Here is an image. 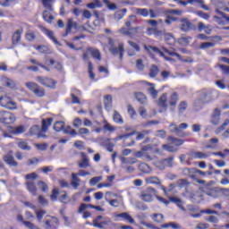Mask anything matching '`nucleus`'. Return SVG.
Returning <instances> with one entry per match:
<instances>
[{"mask_svg":"<svg viewBox=\"0 0 229 229\" xmlns=\"http://www.w3.org/2000/svg\"><path fill=\"white\" fill-rule=\"evenodd\" d=\"M161 228L181 229L182 226H180V225H178L177 223L171 222V223H168V224L162 225Z\"/></svg>","mask_w":229,"mask_h":229,"instance_id":"obj_38","label":"nucleus"},{"mask_svg":"<svg viewBox=\"0 0 229 229\" xmlns=\"http://www.w3.org/2000/svg\"><path fill=\"white\" fill-rule=\"evenodd\" d=\"M67 33H71L72 30H78V23L72 20V18L68 19L66 25Z\"/></svg>","mask_w":229,"mask_h":229,"instance_id":"obj_21","label":"nucleus"},{"mask_svg":"<svg viewBox=\"0 0 229 229\" xmlns=\"http://www.w3.org/2000/svg\"><path fill=\"white\" fill-rule=\"evenodd\" d=\"M22 33H24V30L22 29L17 30L16 31L13 32V38H12V42L13 46H17V44L21 42V38H22Z\"/></svg>","mask_w":229,"mask_h":229,"instance_id":"obj_16","label":"nucleus"},{"mask_svg":"<svg viewBox=\"0 0 229 229\" xmlns=\"http://www.w3.org/2000/svg\"><path fill=\"white\" fill-rule=\"evenodd\" d=\"M18 148H20V149H23L24 151H30V149H31V147H30L26 141H19Z\"/></svg>","mask_w":229,"mask_h":229,"instance_id":"obj_43","label":"nucleus"},{"mask_svg":"<svg viewBox=\"0 0 229 229\" xmlns=\"http://www.w3.org/2000/svg\"><path fill=\"white\" fill-rule=\"evenodd\" d=\"M152 219L155 223H162L164 221V215L162 214H154L152 215Z\"/></svg>","mask_w":229,"mask_h":229,"instance_id":"obj_52","label":"nucleus"},{"mask_svg":"<svg viewBox=\"0 0 229 229\" xmlns=\"http://www.w3.org/2000/svg\"><path fill=\"white\" fill-rule=\"evenodd\" d=\"M137 22V16L136 15H131L128 17V19L125 21V26L126 28H131Z\"/></svg>","mask_w":229,"mask_h":229,"instance_id":"obj_30","label":"nucleus"},{"mask_svg":"<svg viewBox=\"0 0 229 229\" xmlns=\"http://www.w3.org/2000/svg\"><path fill=\"white\" fill-rule=\"evenodd\" d=\"M147 85H148V93L150 94V96H152V98L154 99H156L157 96H158V91H157V89H155V84L153 83H149V82H147Z\"/></svg>","mask_w":229,"mask_h":229,"instance_id":"obj_27","label":"nucleus"},{"mask_svg":"<svg viewBox=\"0 0 229 229\" xmlns=\"http://www.w3.org/2000/svg\"><path fill=\"white\" fill-rule=\"evenodd\" d=\"M41 30L45 35H47V37H48V38H50V40H52V42H54V44H55L56 46H60V42H58V39H56V38L55 37V32L47 30L45 27H41Z\"/></svg>","mask_w":229,"mask_h":229,"instance_id":"obj_15","label":"nucleus"},{"mask_svg":"<svg viewBox=\"0 0 229 229\" xmlns=\"http://www.w3.org/2000/svg\"><path fill=\"white\" fill-rule=\"evenodd\" d=\"M162 148L169 153H176L178 151V148L173 145H163Z\"/></svg>","mask_w":229,"mask_h":229,"instance_id":"obj_44","label":"nucleus"},{"mask_svg":"<svg viewBox=\"0 0 229 229\" xmlns=\"http://www.w3.org/2000/svg\"><path fill=\"white\" fill-rule=\"evenodd\" d=\"M0 106L7 110H17V103L13 101L8 95L0 98Z\"/></svg>","mask_w":229,"mask_h":229,"instance_id":"obj_4","label":"nucleus"},{"mask_svg":"<svg viewBox=\"0 0 229 229\" xmlns=\"http://www.w3.org/2000/svg\"><path fill=\"white\" fill-rule=\"evenodd\" d=\"M103 3L106 4L109 10H117V5L115 4H112L108 0H103Z\"/></svg>","mask_w":229,"mask_h":229,"instance_id":"obj_61","label":"nucleus"},{"mask_svg":"<svg viewBox=\"0 0 229 229\" xmlns=\"http://www.w3.org/2000/svg\"><path fill=\"white\" fill-rule=\"evenodd\" d=\"M177 103L178 95L176 93H173L170 97H167V94H163L158 100V106L162 110H166L169 106H171L173 110Z\"/></svg>","mask_w":229,"mask_h":229,"instance_id":"obj_1","label":"nucleus"},{"mask_svg":"<svg viewBox=\"0 0 229 229\" xmlns=\"http://www.w3.org/2000/svg\"><path fill=\"white\" fill-rule=\"evenodd\" d=\"M137 15H141V17H149V10L147 8H137L136 9Z\"/></svg>","mask_w":229,"mask_h":229,"instance_id":"obj_35","label":"nucleus"},{"mask_svg":"<svg viewBox=\"0 0 229 229\" xmlns=\"http://www.w3.org/2000/svg\"><path fill=\"white\" fill-rule=\"evenodd\" d=\"M27 190L32 196H37V186H35V182H27Z\"/></svg>","mask_w":229,"mask_h":229,"instance_id":"obj_29","label":"nucleus"},{"mask_svg":"<svg viewBox=\"0 0 229 229\" xmlns=\"http://www.w3.org/2000/svg\"><path fill=\"white\" fill-rule=\"evenodd\" d=\"M35 213L37 216V219L40 222L42 221V218L44 217V216H46V212L44 210H36L35 209Z\"/></svg>","mask_w":229,"mask_h":229,"instance_id":"obj_58","label":"nucleus"},{"mask_svg":"<svg viewBox=\"0 0 229 229\" xmlns=\"http://www.w3.org/2000/svg\"><path fill=\"white\" fill-rule=\"evenodd\" d=\"M136 68L138 69V71H144L145 65L142 59H138L136 61Z\"/></svg>","mask_w":229,"mask_h":229,"instance_id":"obj_56","label":"nucleus"},{"mask_svg":"<svg viewBox=\"0 0 229 229\" xmlns=\"http://www.w3.org/2000/svg\"><path fill=\"white\" fill-rule=\"evenodd\" d=\"M190 157H191V158L203 159V158H207L208 157H209V155L206 154V153H203L201 151H191L190 153Z\"/></svg>","mask_w":229,"mask_h":229,"instance_id":"obj_19","label":"nucleus"},{"mask_svg":"<svg viewBox=\"0 0 229 229\" xmlns=\"http://www.w3.org/2000/svg\"><path fill=\"white\" fill-rule=\"evenodd\" d=\"M220 117L221 110L215 109L211 116V123L214 124L215 126H217V124H219V121H221Z\"/></svg>","mask_w":229,"mask_h":229,"instance_id":"obj_18","label":"nucleus"},{"mask_svg":"<svg viewBox=\"0 0 229 229\" xmlns=\"http://www.w3.org/2000/svg\"><path fill=\"white\" fill-rule=\"evenodd\" d=\"M81 183V179H80V177H78V174H72V182H71V185L73 187V189H78V187H80Z\"/></svg>","mask_w":229,"mask_h":229,"instance_id":"obj_20","label":"nucleus"},{"mask_svg":"<svg viewBox=\"0 0 229 229\" xmlns=\"http://www.w3.org/2000/svg\"><path fill=\"white\" fill-rule=\"evenodd\" d=\"M187 102L182 101L179 104L178 110L179 112H185L187 110Z\"/></svg>","mask_w":229,"mask_h":229,"instance_id":"obj_62","label":"nucleus"},{"mask_svg":"<svg viewBox=\"0 0 229 229\" xmlns=\"http://www.w3.org/2000/svg\"><path fill=\"white\" fill-rule=\"evenodd\" d=\"M189 128V124L182 123L179 126L172 123L169 126V130L172 133H175V135H178V137H185L187 134L183 133V130H187Z\"/></svg>","mask_w":229,"mask_h":229,"instance_id":"obj_5","label":"nucleus"},{"mask_svg":"<svg viewBox=\"0 0 229 229\" xmlns=\"http://www.w3.org/2000/svg\"><path fill=\"white\" fill-rule=\"evenodd\" d=\"M17 121L15 114L9 111H0V123L3 124H13Z\"/></svg>","mask_w":229,"mask_h":229,"instance_id":"obj_3","label":"nucleus"},{"mask_svg":"<svg viewBox=\"0 0 229 229\" xmlns=\"http://www.w3.org/2000/svg\"><path fill=\"white\" fill-rule=\"evenodd\" d=\"M36 81L38 83H40V85H43L44 87H47L48 89H55L56 86V81L53 79H49L45 76H38L36 77Z\"/></svg>","mask_w":229,"mask_h":229,"instance_id":"obj_6","label":"nucleus"},{"mask_svg":"<svg viewBox=\"0 0 229 229\" xmlns=\"http://www.w3.org/2000/svg\"><path fill=\"white\" fill-rule=\"evenodd\" d=\"M163 49H164L165 53H167V55H169L170 56H176L178 58V60H182V55H180L178 53L169 51L167 48H163Z\"/></svg>","mask_w":229,"mask_h":229,"instance_id":"obj_57","label":"nucleus"},{"mask_svg":"<svg viewBox=\"0 0 229 229\" xmlns=\"http://www.w3.org/2000/svg\"><path fill=\"white\" fill-rule=\"evenodd\" d=\"M101 7V3L99 0H96L94 3H90L87 4V8H89L90 10H95V8Z\"/></svg>","mask_w":229,"mask_h":229,"instance_id":"obj_48","label":"nucleus"},{"mask_svg":"<svg viewBox=\"0 0 229 229\" xmlns=\"http://www.w3.org/2000/svg\"><path fill=\"white\" fill-rule=\"evenodd\" d=\"M64 133L66 135H78V132H76V130L72 129V127H64L63 129Z\"/></svg>","mask_w":229,"mask_h":229,"instance_id":"obj_46","label":"nucleus"},{"mask_svg":"<svg viewBox=\"0 0 229 229\" xmlns=\"http://www.w3.org/2000/svg\"><path fill=\"white\" fill-rule=\"evenodd\" d=\"M101 180H103V176L93 177L90 179L89 184L91 185V187H94V185L99 183V182H101Z\"/></svg>","mask_w":229,"mask_h":229,"instance_id":"obj_53","label":"nucleus"},{"mask_svg":"<svg viewBox=\"0 0 229 229\" xmlns=\"http://www.w3.org/2000/svg\"><path fill=\"white\" fill-rule=\"evenodd\" d=\"M81 159L78 163L79 167H81V169H87V167H90V163L87 154H85V152H81Z\"/></svg>","mask_w":229,"mask_h":229,"instance_id":"obj_14","label":"nucleus"},{"mask_svg":"<svg viewBox=\"0 0 229 229\" xmlns=\"http://www.w3.org/2000/svg\"><path fill=\"white\" fill-rule=\"evenodd\" d=\"M25 86L31 92H35V89L38 87V84H37V82H26Z\"/></svg>","mask_w":229,"mask_h":229,"instance_id":"obj_47","label":"nucleus"},{"mask_svg":"<svg viewBox=\"0 0 229 229\" xmlns=\"http://www.w3.org/2000/svg\"><path fill=\"white\" fill-rule=\"evenodd\" d=\"M159 72H160V70L158 69V66L157 65L150 66L149 72H148L149 78H157Z\"/></svg>","mask_w":229,"mask_h":229,"instance_id":"obj_25","label":"nucleus"},{"mask_svg":"<svg viewBox=\"0 0 229 229\" xmlns=\"http://www.w3.org/2000/svg\"><path fill=\"white\" fill-rule=\"evenodd\" d=\"M216 43L214 42H204L199 45V49H210V47H214Z\"/></svg>","mask_w":229,"mask_h":229,"instance_id":"obj_45","label":"nucleus"},{"mask_svg":"<svg viewBox=\"0 0 229 229\" xmlns=\"http://www.w3.org/2000/svg\"><path fill=\"white\" fill-rule=\"evenodd\" d=\"M74 128H80L83 124V121L81 118H75L72 123Z\"/></svg>","mask_w":229,"mask_h":229,"instance_id":"obj_63","label":"nucleus"},{"mask_svg":"<svg viewBox=\"0 0 229 229\" xmlns=\"http://www.w3.org/2000/svg\"><path fill=\"white\" fill-rule=\"evenodd\" d=\"M199 31H205L207 35H210L212 33V26L205 25L203 22H199L198 24Z\"/></svg>","mask_w":229,"mask_h":229,"instance_id":"obj_22","label":"nucleus"},{"mask_svg":"<svg viewBox=\"0 0 229 229\" xmlns=\"http://www.w3.org/2000/svg\"><path fill=\"white\" fill-rule=\"evenodd\" d=\"M58 227V218L50 216L45 221L46 229H56Z\"/></svg>","mask_w":229,"mask_h":229,"instance_id":"obj_11","label":"nucleus"},{"mask_svg":"<svg viewBox=\"0 0 229 229\" xmlns=\"http://www.w3.org/2000/svg\"><path fill=\"white\" fill-rule=\"evenodd\" d=\"M153 198H155V190L152 188H148L140 195V199L142 201H146V203H151V201H153Z\"/></svg>","mask_w":229,"mask_h":229,"instance_id":"obj_8","label":"nucleus"},{"mask_svg":"<svg viewBox=\"0 0 229 229\" xmlns=\"http://www.w3.org/2000/svg\"><path fill=\"white\" fill-rule=\"evenodd\" d=\"M31 135H38L40 139L41 137H46V135L40 134V127L38 125H34L30 130Z\"/></svg>","mask_w":229,"mask_h":229,"instance_id":"obj_32","label":"nucleus"},{"mask_svg":"<svg viewBox=\"0 0 229 229\" xmlns=\"http://www.w3.org/2000/svg\"><path fill=\"white\" fill-rule=\"evenodd\" d=\"M25 38L29 41L31 42V40H35V32L32 30H29L26 34H25Z\"/></svg>","mask_w":229,"mask_h":229,"instance_id":"obj_55","label":"nucleus"},{"mask_svg":"<svg viewBox=\"0 0 229 229\" xmlns=\"http://www.w3.org/2000/svg\"><path fill=\"white\" fill-rule=\"evenodd\" d=\"M104 130H106V131H109L110 133H112V131H115V127H114V125L106 123L104 126H103Z\"/></svg>","mask_w":229,"mask_h":229,"instance_id":"obj_59","label":"nucleus"},{"mask_svg":"<svg viewBox=\"0 0 229 229\" xmlns=\"http://www.w3.org/2000/svg\"><path fill=\"white\" fill-rule=\"evenodd\" d=\"M3 83L5 84L9 89H15V82L12 79L4 78L2 80Z\"/></svg>","mask_w":229,"mask_h":229,"instance_id":"obj_39","label":"nucleus"},{"mask_svg":"<svg viewBox=\"0 0 229 229\" xmlns=\"http://www.w3.org/2000/svg\"><path fill=\"white\" fill-rule=\"evenodd\" d=\"M43 19L47 22L51 23L53 21V19H55V17H53V15H51V13H49L48 11H45L43 12Z\"/></svg>","mask_w":229,"mask_h":229,"instance_id":"obj_40","label":"nucleus"},{"mask_svg":"<svg viewBox=\"0 0 229 229\" xmlns=\"http://www.w3.org/2000/svg\"><path fill=\"white\" fill-rule=\"evenodd\" d=\"M139 170L141 172V173H145V174H149V173H151V167H149L148 165V164H146V163H141V164H140V165H139Z\"/></svg>","mask_w":229,"mask_h":229,"instance_id":"obj_33","label":"nucleus"},{"mask_svg":"<svg viewBox=\"0 0 229 229\" xmlns=\"http://www.w3.org/2000/svg\"><path fill=\"white\" fill-rule=\"evenodd\" d=\"M196 229H208V224L199 223L196 225Z\"/></svg>","mask_w":229,"mask_h":229,"instance_id":"obj_64","label":"nucleus"},{"mask_svg":"<svg viewBox=\"0 0 229 229\" xmlns=\"http://www.w3.org/2000/svg\"><path fill=\"white\" fill-rule=\"evenodd\" d=\"M168 140L171 142V144H174V146H182L185 142L183 140H180L173 137H169Z\"/></svg>","mask_w":229,"mask_h":229,"instance_id":"obj_37","label":"nucleus"},{"mask_svg":"<svg viewBox=\"0 0 229 229\" xmlns=\"http://www.w3.org/2000/svg\"><path fill=\"white\" fill-rule=\"evenodd\" d=\"M90 131L88 128H80L78 130L77 135H81V137H87V135H89Z\"/></svg>","mask_w":229,"mask_h":229,"instance_id":"obj_42","label":"nucleus"},{"mask_svg":"<svg viewBox=\"0 0 229 229\" xmlns=\"http://www.w3.org/2000/svg\"><path fill=\"white\" fill-rule=\"evenodd\" d=\"M192 41V38L191 37H182L179 39L180 44L182 46H188L189 43Z\"/></svg>","mask_w":229,"mask_h":229,"instance_id":"obj_51","label":"nucleus"},{"mask_svg":"<svg viewBox=\"0 0 229 229\" xmlns=\"http://www.w3.org/2000/svg\"><path fill=\"white\" fill-rule=\"evenodd\" d=\"M110 53H112V55H119L120 59L123 60V56L124 55V44L120 43L118 47H110L109 48Z\"/></svg>","mask_w":229,"mask_h":229,"instance_id":"obj_13","label":"nucleus"},{"mask_svg":"<svg viewBox=\"0 0 229 229\" xmlns=\"http://www.w3.org/2000/svg\"><path fill=\"white\" fill-rule=\"evenodd\" d=\"M113 119L117 124H123V123H124L123 116H121V114H119L117 111L114 112Z\"/></svg>","mask_w":229,"mask_h":229,"instance_id":"obj_34","label":"nucleus"},{"mask_svg":"<svg viewBox=\"0 0 229 229\" xmlns=\"http://www.w3.org/2000/svg\"><path fill=\"white\" fill-rule=\"evenodd\" d=\"M212 101V94L208 89H203L199 93V103L207 104Z\"/></svg>","mask_w":229,"mask_h":229,"instance_id":"obj_7","label":"nucleus"},{"mask_svg":"<svg viewBox=\"0 0 229 229\" xmlns=\"http://www.w3.org/2000/svg\"><path fill=\"white\" fill-rule=\"evenodd\" d=\"M146 183L148 184H154V185H160L162 182H160V179L158 177L153 176V177H147L145 179Z\"/></svg>","mask_w":229,"mask_h":229,"instance_id":"obj_28","label":"nucleus"},{"mask_svg":"<svg viewBox=\"0 0 229 229\" xmlns=\"http://www.w3.org/2000/svg\"><path fill=\"white\" fill-rule=\"evenodd\" d=\"M33 94H35L37 98H44V96H46V89L38 85V87L34 89Z\"/></svg>","mask_w":229,"mask_h":229,"instance_id":"obj_31","label":"nucleus"},{"mask_svg":"<svg viewBox=\"0 0 229 229\" xmlns=\"http://www.w3.org/2000/svg\"><path fill=\"white\" fill-rule=\"evenodd\" d=\"M174 160V157H171L166 159L157 161L156 163L157 167L159 169H165V167H173V161Z\"/></svg>","mask_w":229,"mask_h":229,"instance_id":"obj_10","label":"nucleus"},{"mask_svg":"<svg viewBox=\"0 0 229 229\" xmlns=\"http://www.w3.org/2000/svg\"><path fill=\"white\" fill-rule=\"evenodd\" d=\"M148 133H151V131H141L137 133L136 139L138 140H142V139H144Z\"/></svg>","mask_w":229,"mask_h":229,"instance_id":"obj_50","label":"nucleus"},{"mask_svg":"<svg viewBox=\"0 0 229 229\" xmlns=\"http://www.w3.org/2000/svg\"><path fill=\"white\" fill-rule=\"evenodd\" d=\"M53 121L54 119L53 118H47V119H44L42 121V131L46 132L47 131V129L49 128V126H51V124H53Z\"/></svg>","mask_w":229,"mask_h":229,"instance_id":"obj_24","label":"nucleus"},{"mask_svg":"<svg viewBox=\"0 0 229 229\" xmlns=\"http://www.w3.org/2000/svg\"><path fill=\"white\" fill-rule=\"evenodd\" d=\"M193 25L191 23V21L187 19H182L181 20V25H180V30L182 31L187 32L191 31L192 30Z\"/></svg>","mask_w":229,"mask_h":229,"instance_id":"obj_17","label":"nucleus"},{"mask_svg":"<svg viewBox=\"0 0 229 229\" xmlns=\"http://www.w3.org/2000/svg\"><path fill=\"white\" fill-rule=\"evenodd\" d=\"M90 53H91V56H93V58H95L96 60H101V53L99 52V50L96 49V48H91L89 49Z\"/></svg>","mask_w":229,"mask_h":229,"instance_id":"obj_41","label":"nucleus"},{"mask_svg":"<svg viewBox=\"0 0 229 229\" xmlns=\"http://www.w3.org/2000/svg\"><path fill=\"white\" fill-rule=\"evenodd\" d=\"M145 49L146 51H148V53H157V55H159V56H162V58H165V60H167L168 62H174V59L171 58V57H167L165 56V54H163L162 51H160V49L155 47H151V46H145Z\"/></svg>","mask_w":229,"mask_h":229,"instance_id":"obj_12","label":"nucleus"},{"mask_svg":"<svg viewBox=\"0 0 229 229\" xmlns=\"http://www.w3.org/2000/svg\"><path fill=\"white\" fill-rule=\"evenodd\" d=\"M111 192H106V197L105 199L107 203H109V205L111 207H114L115 208H117V207H119V201L117 199H108L109 196L111 195Z\"/></svg>","mask_w":229,"mask_h":229,"instance_id":"obj_26","label":"nucleus"},{"mask_svg":"<svg viewBox=\"0 0 229 229\" xmlns=\"http://www.w3.org/2000/svg\"><path fill=\"white\" fill-rule=\"evenodd\" d=\"M208 223H213L214 225H217L219 223V218L216 216H209L205 218Z\"/></svg>","mask_w":229,"mask_h":229,"instance_id":"obj_54","label":"nucleus"},{"mask_svg":"<svg viewBox=\"0 0 229 229\" xmlns=\"http://www.w3.org/2000/svg\"><path fill=\"white\" fill-rule=\"evenodd\" d=\"M92 225L94 228L105 229L106 226L115 227L117 226V224L112 222V218L110 217L98 216L95 219H93Z\"/></svg>","mask_w":229,"mask_h":229,"instance_id":"obj_2","label":"nucleus"},{"mask_svg":"<svg viewBox=\"0 0 229 229\" xmlns=\"http://www.w3.org/2000/svg\"><path fill=\"white\" fill-rule=\"evenodd\" d=\"M43 6L47 8L50 12H53V6L51 5V0H42Z\"/></svg>","mask_w":229,"mask_h":229,"instance_id":"obj_60","label":"nucleus"},{"mask_svg":"<svg viewBox=\"0 0 229 229\" xmlns=\"http://www.w3.org/2000/svg\"><path fill=\"white\" fill-rule=\"evenodd\" d=\"M104 104L106 108H110L112 106V97L111 95H107L104 98Z\"/></svg>","mask_w":229,"mask_h":229,"instance_id":"obj_49","label":"nucleus"},{"mask_svg":"<svg viewBox=\"0 0 229 229\" xmlns=\"http://www.w3.org/2000/svg\"><path fill=\"white\" fill-rule=\"evenodd\" d=\"M9 131L11 133H13L14 135H19L21 133H24V131H26V130L24 129V126L20 125L17 127H10Z\"/></svg>","mask_w":229,"mask_h":229,"instance_id":"obj_23","label":"nucleus"},{"mask_svg":"<svg viewBox=\"0 0 229 229\" xmlns=\"http://www.w3.org/2000/svg\"><path fill=\"white\" fill-rule=\"evenodd\" d=\"M65 128V123L62 122V121H59V122H56L55 124H54V130L55 131H64V129Z\"/></svg>","mask_w":229,"mask_h":229,"instance_id":"obj_36","label":"nucleus"},{"mask_svg":"<svg viewBox=\"0 0 229 229\" xmlns=\"http://www.w3.org/2000/svg\"><path fill=\"white\" fill-rule=\"evenodd\" d=\"M4 161L7 164V165L17 167L19 165V163L15 161L13 158V151H9L5 156L3 157Z\"/></svg>","mask_w":229,"mask_h":229,"instance_id":"obj_9","label":"nucleus"}]
</instances>
